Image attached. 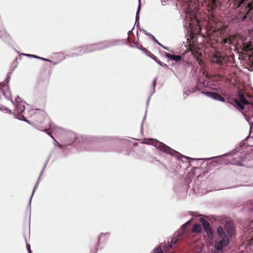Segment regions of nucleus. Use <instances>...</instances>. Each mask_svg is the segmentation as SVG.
Instances as JSON below:
<instances>
[{"instance_id":"a878e982","label":"nucleus","mask_w":253,"mask_h":253,"mask_svg":"<svg viewBox=\"0 0 253 253\" xmlns=\"http://www.w3.org/2000/svg\"><path fill=\"white\" fill-rule=\"evenodd\" d=\"M187 50H189L190 51H191L192 53L194 54L193 53L194 46L193 45L189 46L188 49H187Z\"/></svg>"},{"instance_id":"a211bd4d","label":"nucleus","mask_w":253,"mask_h":253,"mask_svg":"<svg viewBox=\"0 0 253 253\" xmlns=\"http://www.w3.org/2000/svg\"><path fill=\"white\" fill-rule=\"evenodd\" d=\"M234 102L236 103V105L241 109V110H244V106L243 104L240 102L238 99H235L234 100Z\"/></svg>"},{"instance_id":"6e6552de","label":"nucleus","mask_w":253,"mask_h":253,"mask_svg":"<svg viewBox=\"0 0 253 253\" xmlns=\"http://www.w3.org/2000/svg\"><path fill=\"white\" fill-rule=\"evenodd\" d=\"M218 4V0H207V10L212 12Z\"/></svg>"},{"instance_id":"72a5a7b5","label":"nucleus","mask_w":253,"mask_h":253,"mask_svg":"<svg viewBox=\"0 0 253 253\" xmlns=\"http://www.w3.org/2000/svg\"><path fill=\"white\" fill-rule=\"evenodd\" d=\"M4 85L3 84H1L0 83V89L2 88V87H3Z\"/></svg>"},{"instance_id":"e433bc0d","label":"nucleus","mask_w":253,"mask_h":253,"mask_svg":"<svg viewBox=\"0 0 253 253\" xmlns=\"http://www.w3.org/2000/svg\"><path fill=\"white\" fill-rule=\"evenodd\" d=\"M206 77H207V79H208V78H209V75H208V74H207V73Z\"/></svg>"},{"instance_id":"ddd939ff","label":"nucleus","mask_w":253,"mask_h":253,"mask_svg":"<svg viewBox=\"0 0 253 253\" xmlns=\"http://www.w3.org/2000/svg\"><path fill=\"white\" fill-rule=\"evenodd\" d=\"M244 4L245 6H247L248 8V12L253 10V0H246L244 2H243L242 4Z\"/></svg>"},{"instance_id":"4c0bfd02","label":"nucleus","mask_w":253,"mask_h":253,"mask_svg":"<svg viewBox=\"0 0 253 253\" xmlns=\"http://www.w3.org/2000/svg\"><path fill=\"white\" fill-rule=\"evenodd\" d=\"M97 248L95 249V251H94V252H97Z\"/></svg>"},{"instance_id":"473e14b6","label":"nucleus","mask_w":253,"mask_h":253,"mask_svg":"<svg viewBox=\"0 0 253 253\" xmlns=\"http://www.w3.org/2000/svg\"><path fill=\"white\" fill-rule=\"evenodd\" d=\"M141 46H142L141 45H139L138 44L136 45V46L138 48L140 49V48H141Z\"/></svg>"},{"instance_id":"393cba45","label":"nucleus","mask_w":253,"mask_h":253,"mask_svg":"<svg viewBox=\"0 0 253 253\" xmlns=\"http://www.w3.org/2000/svg\"><path fill=\"white\" fill-rule=\"evenodd\" d=\"M156 62H157L159 65L162 66H167V65L165 63H162L160 60L158 59Z\"/></svg>"},{"instance_id":"9b49d317","label":"nucleus","mask_w":253,"mask_h":253,"mask_svg":"<svg viewBox=\"0 0 253 253\" xmlns=\"http://www.w3.org/2000/svg\"><path fill=\"white\" fill-rule=\"evenodd\" d=\"M197 53L198 55H195V57L196 56V60H197L199 64L201 67H202V68H202V72H203V75H204L205 72L206 70L204 69V68H205L204 60L202 59L201 58V57L202 56V53H199L198 52H197Z\"/></svg>"},{"instance_id":"bb28decb","label":"nucleus","mask_w":253,"mask_h":253,"mask_svg":"<svg viewBox=\"0 0 253 253\" xmlns=\"http://www.w3.org/2000/svg\"><path fill=\"white\" fill-rule=\"evenodd\" d=\"M150 57L156 61L158 60V58L156 56H155L153 54L150 56Z\"/></svg>"},{"instance_id":"2f4dec72","label":"nucleus","mask_w":253,"mask_h":253,"mask_svg":"<svg viewBox=\"0 0 253 253\" xmlns=\"http://www.w3.org/2000/svg\"><path fill=\"white\" fill-rule=\"evenodd\" d=\"M250 243H251V245L252 244L253 245V237L251 239Z\"/></svg>"},{"instance_id":"7ed1b4c3","label":"nucleus","mask_w":253,"mask_h":253,"mask_svg":"<svg viewBox=\"0 0 253 253\" xmlns=\"http://www.w3.org/2000/svg\"><path fill=\"white\" fill-rule=\"evenodd\" d=\"M210 61L212 66L215 69H221L226 58V56L215 49H213V51H211L209 55Z\"/></svg>"},{"instance_id":"1a4fd4ad","label":"nucleus","mask_w":253,"mask_h":253,"mask_svg":"<svg viewBox=\"0 0 253 253\" xmlns=\"http://www.w3.org/2000/svg\"><path fill=\"white\" fill-rule=\"evenodd\" d=\"M15 105V108L14 110V113L21 115L22 117L23 118V113L25 109V106L22 102H19L18 101H17V103H16Z\"/></svg>"},{"instance_id":"412c9836","label":"nucleus","mask_w":253,"mask_h":253,"mask_svg":"<svg viewBox=\"0 0 253 253\" xmlns=\"http://www.w3.org/2000/svg\"><path fill=\"white\" fill-rule=\"evenodd\" d=\"M146 35L149 36L150 37H151V38L153 39V40L155 42L157 43H158L159 45L162 46V47H163L164 48H166L165 47H164L163 45H162L158 41V40L155 38V37L153 36L152 34H151L150 33H147Z\"/></svg>"},{"instance_id":"6ab92c4d","label":"nucleus","mask_w":253,"mask_h":253,"mask_svg":"<svg viewBox=\"0 0 253 253\" xmlns=\"http://www.w3.org/2000/svg\"><path fill=\"white\" fill-rule=\"evenodd\" d=\"M205 86V81H199L197 84V88L198 90L202 89L203 87Z\"/></svg>"},{"instance_id":"4be33fe9","label":"nucleus","mask_w":253,"mask_h":253,"mask_svg":"<svg viewBox=\"0 0 253 253\" xmlns=\"http://www.w3.org/2000/svg\"><path fill=\"white\" fill-rule=\"evenodd\" d=\"M164 245H165V247H164V250L166 251H169L170 249H171L172 247H173V245H172L170 243L169 244V245H167L166 244H164Z\"/></svg>"},{"instance_id":"9d476101","label":"nucleus","mask_w":253,"mask_h":253,"mask_svg":"<svg viewBox=\"0 0 253 253\" xmlns=\"http://www.w3.org/2000/svg\"><path fill=\"white\" fill-rule=\"evenodd\" d=\"M207 96L216 100L222 102L224 101V99L220 95L216 92L207 91Z\"/></svg>"},{"instance_id":"f3484780","label":"nucleus","mask_w":253,"mask_h":253,"mask_svg":"<svg viewBox=\"0 0 253 253\" xmlns=\"http://www.w3.org/2000/svg\"><path fill=\"white\" fill-rule=\"evenodd\" d=\"M232 40L231 37H227L226 38H224L222 40V43L224 44H227L228 45H230V44L232 43Z\"/></svg>"},{"instance_id":"c9c22d12","label":"nucleus","mask_w":253,"mask_h":253,"mask_svg":"<svg viewBox=\"0 0 253 253\" xmlns=\"http://www.w3.org/2000/svg\"><path fill=\"white\" fill-rule=\"evenodd\" d=\"M201 93H203V94H206V92L205 91H204V90L202 91Z\"/></svg>"},{"instance_id":"b1692460","label":"nucleus","mask_w":253,"mask_h":253,"mask_svg":"<svg viewBox=\"0 0 253 253\" xmlns=\"http://www.w3.org/2000/svg\"><path fill=\"white\" fill-rule=\"evenodd\" d=\"M140 7H141V2H140V0H139V5H138V9H137V13H136V18H138V14H139V13L140 12Z\"/></svg>"},{"instance_id":"0eeeda50","label":"nucleus","mask_w":253,"mask_h":253,"mask_svg":"<svg viewBox=\"0 0 253 253\" xmlns=\"http://www.w3.org/2000/svg\"><path fill=\"white\" fill-rule=\"evenodd\" d=\"M208 21H207V41L208 40V37H209L210 33L208 31V29L209 27L211 28L210 30H213V31L215 32L217 28H216V20L214 15L211 13V16H209ZM208 42H207V47L208 46Z\"/></svg>"},{"instance_id":"aec40b11","label":"nucleus","mask_w":253,"mask_h":253,"mask_svg":"<svg viewBox=\"0 0 253 253\" xmlns=\"http://www.w3.org/2000/svg\"><path fill=\"white\" fill-rule=\"evenodd\" d=\"M141 47L140 48V49L142 50L148 56L150 57L153 54L150 51H149L146 48L143 47L142 46H141Z\"/></svg>"},{"instance_id":"c756f323","label":"nucleus","mask_w":253,"mask_h":253,"mask_svg":"<svg viewBox=\"0 0 253 253\" xmlns=\"http://www.w3.org/2000/svg\"><path fill=\"white\" fill-rule=\"evenodd\" d=\"M32 56H34V57H36V58H41V59H42V60H43L48 61V60H47V59H45V58L39 57H38V56H36V55H32Z\"/></svg>"},{"instance_id":"58836bf2","label":"nucleus","mask_w":253,"mask_h":253,"mask_svg":"<svg viewBox=\"0 0 253 253\" xmlns=\"http://www.w3.org/2000/svg\"><path fill=\"white\" fill-rule=\"evenodd\" d=\"M218 77H220V78H221V76H220L219 75H218Z\"/></svg>"},{"instance_id":"5701e85b","label":"nucleus","mask_w":253,"mask_h":253,"mask_svg":"<svg viewBox=\"0 0 253 253\" xmlns=\"http://www.w3.org/2000/svg\"><path fill=\"white\" fill-rule=\"evenodd\" d=\"M154 253H163V251L161 247H158L154 249Z\"/></svg>"},{"instance_id":"f704fd0d","label":"nucleus","mask_w":253,"mask_h":253,"mask_svg":"<svg viewBox=\"0 0 253 253\" xmlns=\"http://www.w3.org/2000/svg\"><path fill=\"white\" fill-rule=\"evenodd\" d=\"M198 26H199V30H200V31H199V33H200V32H201V30H202V29H201V27L200 26V25H199V24H198Z\"/></svg>"},{"instance_id":"4468645a","label":"nucleus","mask_w":253,"mask_h":253,"mask_svg":"<svg viewBox=\"0 0 253 253\" xmlns=\"http://www.w3.org/2000/svg\"><path fill=\"white\" fill-rule=\"evenodd\" d=\"M207 235L211 239H212L213 235L210 223L207 220Z\"/></svg>"},{"instance_id":"f257e3e1","label":"nucleus","mask_w":253,"mask_h":253,"mask_svg":"<svg viewBox=\"0 0 253 253\" xmlns=\"http://www.w3.org/2000/svg\"><path fill=\"white\" fill-rule=\"evenodd\" d=\"M224 228L225 229L219 226L217 229V233L221 240L215 244L213 253H223V248L227 247L229 243V238L226 234L225 230L229 237H232L235 234V228L232 223H226Z\"/></svg>"},{"instance_id":"dca6fc26","label":"nucleus","mask_w":253,"mask_h":253,"mask_svg":"<svg viewBox=\"0 0 253 253\" xmlns=\"http://www.w3.org/2000/svg\"><path fill=\"white\" fill-rule=\"evenodd\" d=\"M239 100V101L241 102L242 104L244 105H248L249 104V102L247 101V100L245 98L244 94H242L241 93H239L238 94Z\"/></svg>"},{"instance_id":"423d86ee","label":"nucleus","mask_w":253,"mask_h":253,"mask_svg":"<svg viewBox=\"0 0 253 253\" xmlns=\"http://www.w3.org/2000/svg\"><path fill=\"white\" fill-rule=\"evenodd\" d=\"M144 143L151 144L157 147L158 149L162 151H164L165 153L170 154L171 155H174L175 153H176L175 151L170 148L169 146L166 145L164 143L155 141L153 142L150 143L149 142H144Z\"/></svg>"},{"instance_id":"f8f14e48","label":"nucleus","mask_w":253,"mask_h":253,"mask_svg":"<svg viewBox=\"0 0 253 253\" xmlns=\"http://www.w3.org/2000/svg\"><path fill=\"white\" fill-rule=\"evenodd\" d=\"M189 222L191 223L190 221ZM190 226H191V225ZM189 228H190V227H189ZM190 231H191V232L193 233H199L201 232V226L200 224H195L191 230H190V229L189 228V231L186 233V234Z\"/></svg>"},{"instance_id":"c85d7f7f","label":"nucleus","mask_w":253,"mask_h":253,"mask_svg":"<svg viewBox=\"0 0 253 253\" xmlns=\"http://www.w3.org/2000/svg\"><path fill=\"white\" fill-rule=\"evenodd\" d=\"M202 223H203V227L206 229V220L205 219H202Z\"/></svg>"},{"instance_id":"20e7f679","label":"nucleus","mask_w":253,"mask_h":253,"mask_svg":"<svg viewBox=\"0 0 253 253\" xmlns=\"http://www.w3.org/2000/svg\"><path fill=\"white\" fill-rule=\"evenodd\" d=\"M190 226V222H187L183 224L180 230L175 232L171 238L170 244L174 246L179 240H181L183 235H186V233L189 231V228Z\"/></svg>"},{"instance_id":"f03ea898","label":"nucleus","mask_w":253,"mask_h":253,"mask_svg":"<svg viewBox=\"0 0 253 253\" xmlns=\"http://www.w3.org/2000/svg\"><path fill=\"white\" fill-rule=\"evenodd\" d=\"M33 118L35 121L34 125L37 128L46 132L47 134L54 139L49 131L51 128V121L45 111L37 110V112L33 115Z\"/></svg>"},{"instance_id":"ea45409f","label":"nucleus","mask_w":253,"mask_h":253,"mask_svg":"<svg viewBox=\"0 0 253 253\" xmlns=\"http://www.w3.org/2000/svg\"><path fill=\"white\" fill-rule=\"evenodd\" d=\"M207 219H209V217L208 216H206Z\"/></svg>"},{"instance_id":"7c9ffc66","label":"nucleus","mask_w":253,"mask_h":253,"mask_svg":"<svg viewBox=\"0 0 253 253\" xmlns=\"http://www.w3.org/2000/svg\"><path fill=\"white\" fill-rule=\"evenodd\" d=\"M156 81H157V80H156V79H155V80H154V81H153V85H154V87L155 86L156 84Z\"/></svg>"},{"instance_id":"39448f33","label":"nucleus","mask_w":253,"mask_h":253,"mask_svg":"<svg viewBox=\"0 0 253 253\" xmlns=\"http://www.w3.org/2000/svg\"><path fill=\"white\" fill-rule=\"evenodd\" d=\"M105 45L103 43L99 42L96 44H89L85 46L78 47L77 49L81 54L99 50L105 48Z\"/></svg>"},{"instance_id":"cd10ccee","label":"nucleus","mask_w":253,"mask_h":253,"mask_svg":"<svg viewBox=\"0 0 253 253\" xmlns=\"http://www.w3.org/2000/svg\"><path fill=\"white\" fill-rule=\"evenodd\" d=\"M27 250H28L29 253H32L31 249H30V245L29 244H28V243H27Z\"/></svg>"},{"instance_id":"2eb2a0df","label":"nucleus","mask_w":253,"mask_h":253,"mask_svg":"<svg viewBox=\"0 0 253 253\" xmlns=\"http://www.w3.org/2000/svg\"><path fill=\"white\" fill-rule=\"evenodd\" d=\"M166 55L167 57L176 62H178L181 60V56L180 55H172L168 53H166Z\"/></svg>"},{"instance_id":"a19ab883","label":"nucleus","mask_w":253,"mask_h":253,"mask_svg":"<svg viewBox=\"0 0 253 253\" xmlns=\"http://www.w3.org/2000/svg\"><path fill=\"white\" fill-rule=\"evenodd\" d=\"M59 147H60V148H62V146H61V145H59Z\"/></svg>"}]
</instances>
